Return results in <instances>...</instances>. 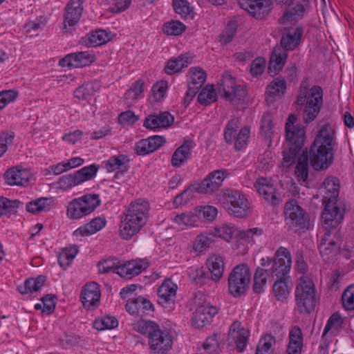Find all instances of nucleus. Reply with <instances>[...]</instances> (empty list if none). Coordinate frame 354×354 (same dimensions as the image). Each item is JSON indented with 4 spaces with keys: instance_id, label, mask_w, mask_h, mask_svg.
Masks as SVG:
<instances>
[{
    "instance_id": "37998d69",
    "label": "nucleus",
    "mask_w": 354,
    "mask_h": 354,
    "mask_svg": "<svg viewBox=\"0 0 354 354\" xmlns=\"http://www.w3.org/2000/svg\"><path fill=\"white\" fill-rule=\"evenodd\" d=\"M308 4L309 3L307 0H304L303 3H297L294 8L284 13L280 21L282 23H285L290 20L301 19L304 15L306 7Z\"/></svg>"
},
{
    "instance_id": "7ed1b4c3",
    "label": "nucleus",
    "mask_w": 354,
    "mask_h": 354,
    "mask_svg": "<svg viewBox=\"0 0 354 354\" xmlns=\"http://www.w3.org/2000/svg\"><path fill=\"white\" fill-rule=\"evenodd\" d=\"M150 205L144 198L132 201L121 216L120 235L124 240L131 239L147 223Z\"/></svg>"
},
{
    "instance_id": "4d7b16f0",
    "label": "nucleus",
    "mask_w": 354,
    "mask_h": 354,
    "mask_svg": "<svg viewBox=\"0 0 354 354\" xmlns=\"http://www.w3.org/2000/svg\"><path fill=\"white\" fill-rule=\"evenodd\" d=\"M21 202L17 200L10 201L7 198L0 197V216L7 215L17 209Z\"/></svg>"
},
{
    "instance_id": "58836bf2",
    "label": "nucleus",
    "mask_w": 354,
    "mask_h": 354,
    "mask_svg": "<svg viewBox=\"0 0 354 354\" xmlns=\"http://www.w3.org/2000/svg\"><path fill=\"white\" fill-rule=\"evenodd\" d=\"M308 151H304L298 158V162L295 169V174L299 181L305 182L308 176Z\"/></svg>"
},
{
    "instance_id": "9b49d317",
    "label": "nucleus",
    "mask_w": 354,
    "mask_h": 354,
    "mask_svg": "<svg viewBox=\"0 0 354 354\" xmlns=\"http://www.w3.org/2000/svg\"><path fill=\"white\" fill-rule=\"evenodd\" d=\"M225 207L228 213L237 218H243L249 213V202L245 196L237 190L227 189L224 194Z\"/></svg>"
},
{
    "instance_id": "20e7f679",
    "label": "nucleus",
    "mask_w": 354,
    "mask_h": 354,
    "mask_svg": "<svg viewBox=\"0 0 354 354\" xmlns=\"http://www.w3.org/2000/svg\"><path fill=\"white\" fill-rule=\"evenodd\" d=\"M296 103L297 106H303V120L308 124L313 121L319 114L323 105V90L319 86H313L308 91V83L302 81Z\"/></svg>"
},
{
    "instance_id": "69168bd1",
    "label": "nucleus",
    "mask_w": 354,
    "mask_h": 354,
    "mask_svg": "<svg viewBox=\"0 0 354 354\" xmlns=\"http://www.w3.org/2000/svg\"><path fill=\"white\" fill-rule=\"evenodd\" d=\"M15 136L12 131H3L0 133V157L6 153L8 147L12 144Z\"/></svg>"
},
{
    "instance_id": "4468645a",
    "label": "nucleus",
    "mask_w": 354,
    "mask_h": 354,
    "mask_svg": "<svg viewBox=\"0 0 354 354\" xmlns=\"http://www.w3.org/2000/svg\"><path fill=\"white\" fill-rule=\"evenodd\" d=\"M82 0H70L65 7L64 15V26L62 31L64 34L71 33L75 26L79 22L83 12Z\"/></svg>"
},
{
    "instance_id": "338daca9",
    "label": "nucleus",
    "mask_w": 354,
    "mask_h": 354,
    "mask_svg": "<svg viewBox=\"0 0 354 354\" xmlns=\"http://www.w3.org/2000/svg\"><path fill=\"white\" fill-rule=\"evenodd\" d=\"M250 129L249 127H243L239 131L234 140V147L236 150H241L247 144L250 138Z\"/></svg>"
},
{
    "instance_id": "f704fd0d",
    "label": "nucleus",
    "mask_w": 354,
    "mask_h": 354,
    "mask_svg": "<svg viewBox=\"0 0 354 354\" xmlns=\"http://www.w3.org/2000/svg\"><path fill=\"white\" fill-rule=\"evenodd\" d=\"M221 337L220 333H214L207 338L203 346L198 349V354H219Z\"/></svg>"
},
{
    "instance_id": "1a4fd4ad",
    "label": "nucleus",
    "mask_w": 354,
    "mask_h": 354,
    "mask_svg": "<svg viewBox=\"0 0 354 354\" xmlns=\"http://www.w3.org/2000/svg\"><path fill=\"white\" fill-rule=\"evenodd\" d=\"M286 226L294 232L308 229L309 219L308 214L295 200L288 201L284 207Z\"/></svg>"
},
{
    "instance_id": "ddd939ff",
    "label": "nucleus",
    "mask_w": 354,
    "mask_h": 354,
    "mask_svg": "<svg viewBox=\"0 0 354 354\" xmlns=\"http://www.w3.org/2000/svg\"><path fill=\"white\" fill-rule=\"evenodd\" d=\"M178 286L170 279H166L157 290V303L168 311L175 308Z\"/></svg>"
},
{
    "instance_id": "603ef678",
    "label": "nucleus",
    "mask_w": 354,
    "mask_h": 354,
    "mask_svg": "<svg viewBox=\"0 0 354 354\" xmlns=\"http://www.w3.org/2000/svg\"><path fill=\"white\" fill-rule=\"evenodd\" d=\"M172 3L175 12L182 18H193L194 11L186 0H173Z\"/></svg>"
},
{
    "instance_id": "f8f14e48",
    "label": "nucleus",
    "mask_w": 354,
    "mask_h": 354,
    "mask_svg": "<svg viewBox=\"0 0 354 354\" xmlns=\"http://www.w3.org/2000/svg\"><path fill=\"white\" fill-rule=\"evenodd\" d=\"M220 92H223L226 100L234 104L242 103L247 97V91L243 85H237L231 75L224 74L221 78Z\"/></svg>"
},
{
    "instance_id": "dca6fc26",
    "label": "nucleus",
    "mask_w": 354,
    "mask_h": 354,
    "mask_svg": "<svg viewBox=\"0 0 354 354\" xmlns=\"http://www.w3.org/2000/svg\"><path fill=\"white\" fill-rule=\"evenodd\" d=\"M228 175L226 169L214 170L201 182L196 191L201 194H212L218 189Z\"/></svg>"
},
{
    "instance_id": "a18cd8bd",
    "label": "nucleus",
    "mask_w": 354,
    "mask_h": 354,
    "mask_svg": "<svg viewBox=\"0 0 354 354\" xmlns=\"http://www.w3.org/2000/svg\"><path fill=\"white\" fill-rule=\"evenodd\" d=\"M288 277L283 279H276L273 284V292L278 300L283 301L286 299L290 293V287L288 286Z\"/></svg>"
},
{
    "instance_id": "a19ab883",
    "label": "nucleus",
    "mask_w": 354,
    "mask_h": 354,
    "mask_svg": "<svg viewBox=\"0 0 354 354\" xmlns=\"http://www.w3.org/2000/svg\"><path fill=\"white\" fill-rule=\"evenodd\" d=\"M198 209L194 212H187L177 214L174 218V221L179 226H195L198 221Z\"/></svg>"
},
{
    "instance_id": "f03ea898",
    "label": "nucleus",
    "mask_w": 354,
    "mask_h": 354,
    "mask_svg": "<svg viewBox=\"0 0 354 354\" xmlns=\"http://www.w3.org/2000/svg\"><path fill=\"white\" fill-rule=\"evenodd\" d=\"M319 192L324 204L322 219L325 226H338L344 219L346 209L344 203L338 198L339 179L333 176L326 177L319 187Z\"/></svg>"
},
{
    "instance_id": "f257e3e1",
    "label": "nucleus",
    "mask_w": 354,
    "mask_h": 354,
    "mask_svg": "<svg viewBox=\"0 0 354 354\" xmlns=\"http://www.w3.org/2000/svg\"><path fill=\"white\" fill-rule=\"evenodd\" d=\"M335 129L328 122L324 124L308 151L313 168L321 171L328 168L333 161V149L336 146Z\"/></svg>"
},
{
    "instance_id": "13d9d810",
    "label": "nucleus",
    "mask_w": 354,
    "mask_h": 354,
    "mask_svg": "<svg viewBox=\"0 0 354 354\" xmlns=\"http://www.w3.org/2000/svg\"><path fill=\"white\" fill-rule=\"evenodd\" d=\"M195 189L189 186L183 192L178 194L174 200V205L176 207L186 205L194 196Z\"/></svg>"
},
{
    "instance_id": "aec40b11",
    "label": "nucleus",
    "mask_w": 354,
    "mask_h": 354,
    "mask_svg": "<svg viewBox=\"0 0 354 354\" xmlns=\"http://www.w3.org/2000/svg\"><path fill=\"white\" fill-rule=\"evenodd\" d=\"M95 60L93 54L86 51L77 52L66 55L59 61V64L62 67H83L88 66Z\"/></svg>"
},
{
    "instance_id": "a211bd4d",
    "label": "nucleus",
    "mask_w": 354,
    "mask_h": 354,
    "mask_svg": "<svg viewBox=\"0 0 354 354\" xmlns=\"http://www.w3.org/2000/svg\"><path fill=\"white\" fill-rule=\"evenodd\" d=\"M218 312V309L216 306L209 302H204L196 308L192 317V324L195 328H203L212 322L213 317Z\"/></svg>"
},
{
    "instance_id": "bb28decb",
    "label": "nucleus",
    "mask_w": 354,
    "mask_h": 354,
    "mask_svg": "<svg viewBox=\"0 0 354 354\" xmlns=\"http://www.w3.org/2000/svg\"><path fill=\"white\" fill-rule=\"evenodd\" d=\"M254 186L259 195L262 196L266 201L274 205L279 203V200L276 196L275 188L266 178H258Z\"/></svg>"
},
{
    "instance_id": "680f3d73",
    "label": "nucleus",
    "mask_w": 354,
    "mask_h": 354,
    "mask_svg": "<svg viewBox=\"0 0 354 354\" xmlns=\"http://www.w3.org/2000/svg\"><path fill=\"white\" fill-rule=\"evenodd\" d=\"M119 261L115 257H111L107 259L100 261L98 263V268L100 273H109L111 271L116 273Z\"/></svg>"
},
{
    "instance_id": "6e6d98bb",
    "label": "nucleus",
    "mask_w": 354,
    "mask_h": 354,
    "mask_svg": "<svg viewBox=\"0 0 354 354\" xmlns=\"http://www.w3.org/2000/svg\"><path fill=\"white\" fill-rule=\"evenodd\" d=\"M144 84V82L140 80L136 81L125 93V99L134 101L142 97Z\"/></svg>"
},
{
    "instance_id": "39448f33",
    "label": "nucleus",
    "mask_w": 354,
    "mask_h": 354,
    "mask_svg": "<svg viewBox=\"0 0 354 354\" xmlns=\"http://www.w3.org/2000/svg\"><path fill=\"white\" fill-rule=\"evenodd\" d=\"M261 265L272 278H287L292 265L290 252L287 248L280 247L275 252L273 258H262Z\"/></svg>"
},
{
    "instance_id": "3c124183",
    "label": "nucleus",
    "mask_w": 354,
    "mask_h": 354,
    "mask_svg": "<svg viewBox=\"0 0 354 354\" xmlns=\"http://www.w3.org/2000/svg\"><path fill=\"white\" fill-rule=\"evenodd\" d=\"M186 30L184 24L179 21L171 20L164 24L162 32L167 35L179 36Z\"/></svg>"
},
{
    "instance_id": "052dcab7",
    "label": "nucleus",
    "mask_w": 354,
    "mask_h": 354,
    "mask_svg": "<svg viewBox=\"0 0 354 354\" xmlns=\"http://www.w3.org/2000/svg\"><path fill=\"white\" fill-rule=\"evenodd\" d=\"M238 127L239 120L237 118H233L228 122L224 132L225 141L228 144L234 142Z\"/></svg>"
},
{
    "instance_id": "6ab92c4d",
    "label": "nucleus",
    "mask_w": 354,
    "mask_h": 354,
    "mask_svg": "<svg viewBox=\"0 0 354 354\" xmlns=\"http://www.w3.org/2000/svg\"><path fill=\"white\" fill-rule=\"evenodd\" d=\"M100 286L95 282H90L84 286L80 298L84 307L91 310L100 305Z\"/></svg>"
},
{
    "instance_id": "2f4dec72",
    "label": "nucleus",
    "mask_w": 354,
    "mask_h": 354,
    "mask_svg": "<svg viewBox=\"0 0 354 354\" xmlns=\"http://www.w3.org/2000/svg\"><path fill=\"white\" fill-rule=\"evenodd\" d=\"M106 223V220L103 216L93 218L88 223L79 227L74 232L75 236L91 235L102 230Z\"/></svg>"
},
{
    "instance_id": "e433bc0d",
    "label": "nucleus",
    "mask_w": 354,
    "mask_h": 354,
    "mask_svg": "<svg viewBox=\"0 0 354 354\" xmlns=\"http://www.w3.org/2000/svg\"><path fill=\"white\" fill-rule=\"evenodd\" d=\"M263 234L264 232L262 228L253 227L239 231L237 237L239 239L244 241L247 244L253 245L257 241H260Z\"/></svg>"
},
{
    "instance_id": "6e6552de",
    "label": "nucleus",
    "mask_w": 354,
    "mask_h": 354,
    "mask_svg": "<svg viewBox=\"0 0 354 354\" xmlns=\"http://www.w3.org/2000/svg\"><path fill=\"white\" fill-rule=\"evenodd\" d=\"M251 274L246 264L235 266L229 274L228 291L234 297H239L245 294L249 287Z\"/></svg>"
},
{
    "instance_id": "2eb2a0df",
    "label": "nucleus",
    "mask_w": 354,
    "mask_h": 354,
    "mask_svg": "<svg viewBox=\"0 0 354 354\" xmlns=\"http://www.w3.org/2000/svg\"><path fill=\"white\" fill-rule=\"evenodd\" d=\"M172 337L168 331L155 328L150 333L149 344L150 348L157 354H165L171 348Z\"/></svg>"
},
{
    "instance_id": "a878e982",
    "label": "nucleus",
    "mask_w": 354,
    "mask_h": 354,
    "mask_svg": "<svg viewBox=\"0 0 354 354\" xmlns=\"http://www.w3.org/2000/svg\"><path fill=\"white\" fill-rule=\"evenodd\" d=\"M5 178L10 185L26 186L31 178V173L28 169L17 167L8 169Z\"/></svg>"
},
{
    "instance_id": "4c0bfd02",
    "label": "nucleus",
    "mask_w": 354,
    "mask_h": 354,
    "mask_svg": "<svg viewBox=\"0 0 354 354\" xmlns=\"http://www.w3.org/2000/svg\"><path fill=\"white\" fill-rule=\"evenodd\" d=\"M206 80V73L201 68H191L188 75V86L200 89Z\"/></svg>"
},
{
    "instance_id": "8fccbe9b",
    "label": "nucleus",
    "mask_w": 354,
    "mask_h": 354,
    "mask_svg": "<svg viewBox=\"0 0 354 354\" xmlns=\"http://www.w3.org/2000/svg\"><path fill=\"white\" fill-rule=\"evenodd\" d=\"M213 241V235L210 233L198 234L194 241L193 248L195 252L201 253L209 248Z\"/></svg>"
},
{
    "instance_id": "473e14b6",
    "label": "nucleus",
    "mask_w": 354,
    "mask_h": 354,
    "mask_svg": "<svg viewBox=\"0 0 354 354\" xmlns=\"http://www.w3.org/2000/svg\"><path fill=\"white\" fill-rule=\"evenodd\" d=\"M207 266L212 274L211 278L214 281H218L223 276L224 271V262L221 256L214 254L208 258Z\"/></svg>"
},
{
    "instance_id": "0e129e2a",
    "label": "nucleus",
    "mask_w": 354,
    "mask_h": 354,
    "mask_svg": "<svg viewBox=\"0 0 354 354\" xmlns=\"http://www.w3.org/2000/svg\"><path fill=\"white\" fill-rule=\"evenodd\" d=\"M342 324L343 321L341 317L337 313L333 314L328 319L326 325L325 326L322 337H324L331 330H333V332L337 331L339 328H342Z\"/></svg>"
},
{
    "instance_id": "4be33fe9",
    "label": "nucleus",
    "mask_w": 354,
    "mask_h": 354,
    "mask_svg": "<svg viewBox=\"0 0 354 354\" xmlns=\"http://www.w3.org/2000/svg\"><path fill=\"white\" fill-rule=\"evenodd\" d=\"M303 33L304 30L300 26H292L286 29L281 38L280 47L286 53L295 50L300 45Z\"/></svg>"
},
{
    "instance_id": "ea45409f",
    "label": "nucleus",
    "mask_w": 354,
    "mask_h": 354,
    "mask_svg": "<svg viewBox=\"0 0 354 354\" xmlns=\"http://www.w3.org/2000/svg\"><path fill=\"white\" fill-rule=\"evenodd\" d=\"M99 167L95 164H92L89 166H86L79 169L74 173L76 181L78 185L90 180L95 177Z\"/></svg>"
},
{
    "instance_id": "c85d7f7f",
    "label": "nucleus",
    "mask_w": 354,
    "mask_h": 354,
    "mask_svg": "<svg viewBox=\"0 0 354 354\" xmlns=\"http://www.w3.org/2000/svg\"><path fill=\"white\" fill-rule=\"evenodd\" d=\"M195 145L192 140H185L182 145L178 147L171 157V165L174 167H180L182 164L189 159L191 150Z\"/></svg>"
},
{
    "instance_id": "412c9836",
    "label": "nucleus",
    "mask_w": 354,
    "mask_h": 354,
    "mask_svg": "<svg viewBox=\"0 0 354 354\" xmlns=\"http://www.w3.org/2000/svg\"><path fill=\"white\" fill-rule=\"evenodd\" d=\"M248 337L249 330L243 327L240 322H233L228 332L229 344H234L237 351L243 352L246 347Z\"/></svg>"
},
{
    "instance_id": "c9c22d12",
    "label": "nucleus",
    "mask_w": 354,
    "mask_h": 354,
    "mask_svg": "<svg viewBox=\"0 0 354 354\" xmlns=\"http://www.w3.org/2000/svg\"><path fill=\"white\" fill-rule=\"evenodd\" d=\"M191 62L192 57L189 55H182L176 59L169 60L165 70L166 73L172 75L179 72L183 68L187 67Z\"/></svg>"
},
{
    "instance_id": "72a5a7b5",
    "label": "nucleus",
    "mask_w": 354,
    "mask_h": 354,
    "mask_svg": "<svg viewBox=\"0 0 354 354\" xmlns=\"http://www.w3.org/2000/svg\"><path fill=\"white\" fill-rule=\"evenodd\" d=\"M44 286V277L39 275L36 278H29L17 287L21 295L32 294L41 290Z\"/></svg>"
},
{
    "instance_id": "774afa93",
    "label": "nucleus",
    "mask_w": 354,
    "mask_h": 354,
    "mask_svg": "<svg viewBox=\"0 0 354 354\" xmlns=\"http://www.w3.org/2000/svg\"><path fill=\"white\" fill-rule=\"evenodd\" d=\"M234 233V228L227 224L214 228V236L220 237L226 241L232 239Z\"/></svg>"
},
{
    "instance_id": "b1692460",
    "label": "nucleus",
    "mask_w": 354,
    "mask_h": 354,
    "mask_svg": "<svg viewBox=\"0 0 354 354\" xmlns=\"http://www.w3.org/2000/svg\"><path fill=\"white\" fill-rule=\"evenodd\" d=\"M174 122V117L168 111L159 114L149 115L145 119L144 127L148 129L156 130L170 127Z\"/></svg>"
},
{
    "instance_id": "c03bdc74",
    "label": "nucleus",
    "mask_w": 354,
    "mask_h": 354,
    "mask_svg": "<svg viewBox=\"0 0 354 354\" xmlns=\"http://www.w3.org/2000/svg\"><path fill=\"white\" fill-rule=\"evenodd\" d=\"M289 149L288 151H283V166L288 167L292 165L296 160L297 156L299 153V151L303 146V145H300L299 146L295 142H288Z\"/></svg>"
},
{
    "instance_id": "cd10ccee",
    "label": "nucleus",
    "mask_w": 354,
    "mask_h": 354,
    "mask_svg": "<svg viewBox=\"0 0 354 354\" xmlns=\"http://www.w3.org/2000/svg\"><path fill=\"white\" fill-rule=\"evenodd\" d=\"M288 57V53L281 47L276 46L273 48L271 53L268 71L271 75L278 74L283 68L286 59Z\"/></svg>"
},
{
    "instance_id": "c756f323",
    "label": "nucleus",
    "mask_w": 354,
    "mask_h": 354,
    "mask_svg": "<svg viewBox=\"0 0 354 354\" xmlns=\"http://www.w3.org/2000/svg\"><path fill=\"white\" fill-rule=\"evenodd\" d=\"M286 88V82L283 79L276 78L267 86L266 100L268 102H273L281 97Z\"/></svg>"
},
{
    "instance_id": "09e8293b",
    "label": "nucleus",
    "mask_w": 354,
    "mask_h": 354,
    "mask_svg": "<svg viewBox=\"0 0 354 354\" xmlns=\"http://www.w3.org/2000/svg\"><path fill=\"white\" fill-rule=\"evenodd\" d=\"M78 253V248L76 245L66 248L58 256V262L61 267L68 266Z\"/></svg>"
},
{
    "instance_id": "e2e57ef3",
    "label": "nucleus",
    "mask_w": 354,
    "mask_h": 354,
    "mask_svg": "<svg viewBox=\"0 0 354 354\" xmlns=\"http://www.w3.org/2000/svg\"><path fill=\"white\" fill-rule=\"evenodd\" d=\"M343 307L347 310H354V284L350 285L342 295Z\"/></svg>"
},
{
    "instance_id": "5701e85b",
    "label": "nucleus",
    "mask_w": 354,
    "mask_h": 354,
    "mask_svg": "<svg viewBox=\"0 0 354 354\" xmlns=\"http://www.w3.org/2000/svg\"><path fill=\"white\" fill-rule=\"evenodd\" d=\"M149 267L146 259H135L126 262L117 268L116 273L126 279H131L138 275Z\"/></svg>"
},
{
    "instance_id": "423d86ee",
    "label": "nucleus",
    "mask_w": 354,
    "mask_h": 354,
    "mask_svg": "<svg viewBox=\"0 0 354 354\" xmlns=\"http://www.w3.org/2000/svg\"><path fill=\"white\" fill-rule=\"evenodd\" d=\"M101 203L97 194H88L74 198L67 206L66 215L71 220L80 219L93 212Z\"/></svg>"
},
{
    "instance_id": "49530a36",
    "label": "nucleus",
    "mask_w": 354,
    "mask_h": 354,
    "mask_svg": "<svg viewBox=\"0 0 354 354\" xmlns=\"http://www.w3.org/2000/svg\"><path fill=\"white\" fill-rule=\"evenodd\" d=\"M275 343V338L272 335H265L260 339L255 354H273L272 347Z\"/></svg>"
},
{
    "instance_id": "7c9ffc66",
    "label": "nucleus",
    "mask_w": 354,
    "mask_h": 354,
    "mask_svg": "<svg viewBox=\"0 0 354 354\" xmlns=\"http://www.w3.org/2000/svg\"><path fill=\"white\" fill-rule=\"evenodd\" d=\"M129 160L128 157L124 154L118 156H113L106 161H104V167L108 172H113L120 171L122 172L127 171L129 168Z\"/></svg>"
},
{
    "instance_id": "5fc2aeb1",
    "label": "nucleus",
    "mask_w": 354,
    "mask_h": 354,
    "mask_svg": "<svg viewBox=\"0 0 354 354\" xmlns=\"http://www.w3.org/2000/svg\"><path fill=\"white\" fill-rule=\"evenodd\" d=\"M118 321L115 317L104 316L97 319L93 323V326L98 330L112 329L117 327Z\"/></svg>"
},
{
    "instance_id": "393cba45",
    "label": "nucleus",
    "mask_w": 354,
    "mask_h": 354,
    "mask_svg": "<svg viewBox=\"0 0 354 354\" xmlns=\"http://www.w3.org/2000/svg\"><path fill=\"white\" fill-rule=\"evenodd\" d=\"M297 121V117L294 114L288 116L286 123V136L288 142H295L299 146L304 145L306 139L304 128L301 126H295Z\"/></svg>"
},
{
    "instance_id": "79ce46f5",
    "label": "nucleus",
    "mask_w": 354,
    "mask_h": 354,
    "mask_svg": "<svg viewBox=\"0 0 354 354\" xmlns=\"http://www.w3.org/2000/svg\"><path fill=\"white\" fill-rule=\"evenodd\" d=\"M268 277L270 276L263 267L257 268L254 275L253 284V290L255 293L260 294L264 291Z\"/></svg>"
},
{
    "instance_id": "de8ad7c7",
    "label": "nucleus",
    "mask_w": 354,
    "mask_h": 354,
    "mask_svg": "<svg viewBox=\"0 0 354 354\" xmlns=\"http://www.w3.org/2000/svg\"><path fill=\"white\" fill-rule=\"evenodd\" d=\"M217 95L213 85H207L199 93L198 96V102L204 106H207L216 102Z\"/></svg>"
},
{
    "instance_id": "0eeeda50",
    "label": "nucleus",
    "mask_w": 354,
    "mask_h": 354,
    "mask_svg": "<svg viewBox=\"0 0 354 354\" xmlns=\"http://www.w3.org/2000/svg\"><path fill=\"white\" fill-rule=\"evenodd\" d=\"M295 297L297 309L300 313L309 314L315 306V286L312 279L306 275L299 279Z\"/></svg>"
},
{
    "instance_id": "864d4df0",
    "label": "nucleus",
    "mask_w": 354,
    "mask_h": 354,
    "mask_svg": "<svg viewBox=\"0 0 354 354\" xmlns=\"http://www.w3.org/2000/svg\"><path fill=\"white\" fill-rule=\"evenodd\" d=\"M109 40V34L104 30H99L90 34L86 44L91 46H98L106 44Z\"/></svg>"
},
{
    "instance_id": "f3484780",
    "label": "nucleus",
    "mask_w": 354,
    "mask_h": 354,
    "mask_svg": "<svg viewBox=\"0 0 354 354\" xmlns=\"http://www.w3.org/2000/svg\"><path fill=\"white\" fill-rule=\"evenodd\" d=\"M241 8L257 19L267 17L272 9V0H238Z\"/></svg>"
},
{
    "instance_id": "bf43d9fd",
    "label": "nucleus",
    "mask_w": 354,
    "mask_h": 354,
    "mask_svg": "<svg viewBox=\"0 0 354 354\" xmlns=\"http://www.w3.org/2000/svg\"><path fill=\"white\" fill-rule=\"evenodd\" d=\"M273 127L271 114L270 113H264L261 120V134L266 138H270L274 132Z\"/></svg>"
},
{
    "instance_id": "9d476101",
    "label": "nucleus",
    "mask_w": 354,
    "mask_h": 354,
    "mask_svg": "<svg viewBox=\"0 0 354 354\" xmlns=\"http://www.w3.org/2000/svg\"><path fill=\"white\" fill-rule=\"evenodd\" d=\"M323 225L326 231L320 240L318 248L324 260L330 261L333 260L338 253L342 244V239L336 229L337 226L326 227L324 221Z\"/></svg>"
}]
</instances>
